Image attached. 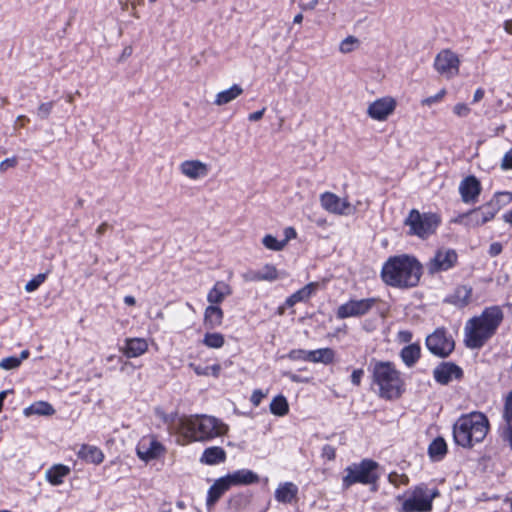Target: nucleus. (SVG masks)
<instances>
[{
	"instance_id": "32",
	"label": "nucleus",
	"mask_w": 512,
	"mask_h": 512,
	"mask_svg": "<svg viewBox=\"0 0 512 512\" xmlns=\"http://www.w3.org/2000/svg\"><path fill=\"white\" fill-rule=\"evenodd\" d=\"M224 317L223 310L216 305H209L204 311V325L209 329H214L222 324Z\"/></svg>"
},
{
	"instance_id": "39",
	"label": "nucleus",
	"mask_w": 512,
	"mask_h": 512,
	"mask_svg": "<svg viewBox=\"0 0 512 512\" xmlns=\"http://www.w3.org/2000/svg\"><path fill=\"white\" fill-rule=\"evenodd\" d=\"M203 343L209 348L218 349L224 345L225 339L221 333H206L203 338Z\"/></svg>"
},
{
	"instance_id": "6",
	"label": "nucleus",
	"mask_w": 512,
	"mask_h": 512,
	"mask_svg": "<svg viewBox=\"0 0 512 512\" xmlns=\"http://www.w3.org/2000/svg\"><path fill=\"white\" fill-rule=\"evenodd\" d=\"M379 464L372 459H363L353 463L345 469L346 475L342 478V488L348 489L354 484L376 485L379 480Z\"/></svg>"
},
{
	"instance_id": "59",
	"label": "nucleus",
	"mask_w": 512,
	"mask_h": 512,
	"mask_svg": "<svg viewBox=\"0 0 512 512\" xmlns=\"http://www.w3.org/2000/svg\"><path fill=\"white\" fill-rule=\"evenodd\" d=\"M318 5V0H311L308 3H301L300 7L302 10H314Z\"/></svg>"
},
{
	"instance_id": "60",
	"label": "nucleus",
	"mask_w": 512,
	"mask_h": 512,
	"mask_svg": "<svg viewBox=\"0 0 512 512\" xmlns=\"http://www.w3.org/2000/svg\"><path fill=\"white\" fill-rule=\"evenodd\" d=\"M190 366L194 369V371L197 375H207L208 374V368H202L199 366H195L194 364H190Z\"/></svg>"
},
{
	"instance_id": "64",
	"label": "nucleus",
	"mask_w": 512,
	"mask_h": 512,
	"mask_svg": "<svg viewBox=\"0 0 512 512\" xmlns=\"http://www.w3.org/2000/svg\"><path fill=\"white\" fill-rule=\"evenodd\" d=\"M503 219L505 222L512 224V210L505 213Z\"/></svg>"
},
{
	"instance_id": "20",
	"label": "nucleus",
	"mask_w": 512,
	"mask_h": 512,
	"mask_svg": "<svg viewBox=\"0 0 512 512\" xmlns=\"http://www.w3.org/2000/svg\"><path fill=\"white\" fill-rule=\"evenodd\" d=\"M230 485L227 477L224 475L215 480L207 491L206 506L208 509L213 508L221 497L230 490Z\"/></svg>"
},
{
	"instance_id": "21",
	"label": "nucleus",
	"mask_w": 512,
	"mask_h": 512,
	"mask_svg": "<svg viewBox=\"0 0 512 512\" xmlns=\"http://www.w3.org/2000/svg\"><path fill=\"white\" fill-rule=\"evenodd\" d=\"M459 192L465 203H474L481 192L480 182L475 176H468L461 182Z\"/></svg>"
},
{
	"instance_id": "30",
	"label": "nucleus",
	"mask_w": 512,
	"mask_h": 512,
	"mask_svg": "<svg viewBox=\"0 0 512 512\" xmlns=\"http://www.w3.org/2000/svg\"><path fill=\"white\" fill-rule=\"evenodd\" d=\"M247 281H273L278 278L275 266L267 264L258 271H251L243 275Z\"/></svg>"
},
{
	"instance_id": "43",
	"label": "nucleus",
	"mask_w": 512,
	"mask_h": 512,
	"mask_svg": "<svg viewBox=\"0 0 512 512\" xmlns=\"http://www.w3.org/2000/svg\"><path fill=\"white\" fill-rule=\"evenodd\" d=\"M310 350H304V349H293L288 354L287 357L291 361H310Z\"/></svg>"
},
{
	"instance_id": "26",
	"label": "nucleus",
	"mask_w": 512,
	"mask_h": 512,
	"mask_svg": "<svg viewBox=\"0 0 512 512\" xmlns=\"http://www.w3.org/2000/svg\"><path fill=\"white\" fill-rule=\"evenodd\" d=\"M226 459L227 454L222 447L211 446L203 451L200 457V462L205 465L213 466L224 463Z\"/></svg>"
},
{
	"instance_id": "58",
	"label": "nucleus",
	"mask_w": 512,
	"mask_h": 512,
	"mask_svg": "<svg viewBox=\"0 0 512 512\" xmlns=\"http://www.w3.org/2000/svg\"><path fill=\"white\" fill-rule=\"evenodd\" d=\"M265 110H266L265 108H262L259 111H255V112L249 114L248 119L250 121H254V122L259 121L260 119H262V117L265 113Z\"/></svg>"
},
{
	"instance_id": "10",
	"label": "nucleus",
	"mask_w": 512,
	"mask_h": 512,
	"mask_svg": "<svg viewBox=\"0 0 512 512\" xmlns=\"http://www.w3.org/2000/svg\"><path fill=\"white\" fill-rule=\"evenodd\" d=\"M137 456L144 462L159 459L166 453L165 446L157 439L155 435L143 436L136 446Z\"/></svg>"
},
{
	"instance_id": "22",
	"label": "nucleus",
	"mask_w": 512,
	"mask_h": 512,
	"mask_svg": "<svg viewBox=\"0 0 512 512\" xmlns=\"http://www.w3.org/2000/svg\"><path fill=\"white\" fill-rule=\"evenodd\" d=\"M225 476L232 487L257 484L260 481L259 475L250 469H238Z\"/></svg>"
},
{
	"instance_id": "50",
	"label": "nucleus",
	"mask_w": 512,
	"mask_h": 512,
	"mask_svg": "<svg viewBox=\"0 0 512 512\" xmlns=\"http://www.w3.org/2000/svg\"><path fill=\"white\" fill-rule=\"evenodd\" d=\"M500 168L504 171L512 170V148L504 154L500 163Z\"/></svg>"
},
{
	"instance_id": "62",
	"label": "nucleus",
	"mask_w": 512,
	"mask_h": 512,
	"mask_svg": "<svg viewBox=\"0 0 512 512\" xmlns=\"http://www.w3.org/2000/svg\"><path fill=\"white\" fill-rule=\"evenodd\" d=\"M401 339L405 342H409L411 340V333L408 331H402L399 333Z\"/></svg>"
},
{
	"instance_id": "35",
	"label": "nucleus",
	"mask_w": 512,
	"mask_h": 512,
	"mask_svg": "<svg viewBox=\"0 0 512 512\" xmlns=\"http://www.w3.org/2000/svg\"><path fill=\"white\" fill-rule=\"evenodd\" d=\"M26 416L38 415V416H50L56 413L53 406L45 401H38L30 405L24 410Z\"/></svg>"
},
{
	"instance_id": "14",
	"label": "nucleus",
	"mask_w": 512,
	"mask_h": 512,
	"mask_svg": "<svg viewBox=\"0 0 512 512\" xmlns=\"http://www.w3.org/2000/svg\"><path fill=\"white\" fill-rule=\"evenodd\" d=\"M377 302L375 298H367L361 300H350L342 304L337 309V317L345 319L349 317H358L365 315Z\"/></svg>"
},
{
	"instance_id": "12",
	"label": "nucleus",
	"mask_w": 512,
	"mask_h": 512,
	"mask_svg": "<svg viewBox=\"0 0 512 512\" xmlns=\"http://www.w3.org/2000/svg\"><path fill=\"white\" fill-rule=\"evenodd\" d=\"M460 60L451 50H442L435 58V69L446 78L450 79L459 73Z\"/></svg>"
},
{
	"instance_id": "3",
	"label": "nucleus",
	"mask_w": 512,
	"mask_h": 512,
	"mask_svg": "<svg viewBox=\"0 0 512 512\" xmlns=\"http://www.w3.org/2000/svg\"><path fill=\"white\" fill-rule=\"evenodd\" d=\"M184 443L205 441L223 435L227 426L220 418H171Z\"/></svg>"
},
{
	"instance_id": "13",
	"label": "nucleus",
	"mask_w": 512,
	"mask_h": 512,
	"mask_svg": "<svg viewBox=\"0 0 512 512\" xmlns=\"http://www.w3.org/2000/svg\"><path fill=\"white\" fill-rule=\"evenodd\" d=\"M457 260L458 255L455 250L450 248H440L428 263L427 269L430 274L447 271L457 263Z\"/></svg>"
},
{
	"instance_id": "8",
	"label": "nucleus",
	"mask_w": 512,
	"mask_h": 512,
	"mask_svg": "<svg viewBox=\"0 0 512 512\" xmlns=\"http://www.w3.org/2000/svg\"><path fill=\"white\" fill-rule=\"evenodd\" d=\"M439 221L435 214H420L418 210L413 209L405 220V224L410 227L411 234L426 238L435 232Z\"/></svg>"
},
{
	"instance_id": "17",
	"label": "nucleus",
	"mask_w": 512,
	"mask_h": 512,
	"mask_svg": "<svg viewBox=\"0 0 512 512\" xmlns=\"http://www.w3.org/2000/svg\"><path fill=\"white\" fill-rule=\"evenodd\" d=\"M298 486L290 481L281 482L274 492V498L278 503L292 505L298 502Z\"/></svg>"
},
{
	"instance_id": "61",
	"label": "nucleus",
	"mask_w": 512,
	"mask_h": 512,
	"mask_svg": "<svg viewBox=\"0 0 512 512\" xmlns=\"http://www.w3.org/2000/svg\"><path fill=\"white\" fill-rule=\"evenodd\" d=\"M484 96V91L482 89H477L474 93L473 101L478 102L480 101Z\"/></svg>"
},
{
	"instance_id": "42",
	"label": "nucleus",
	"mask_w": 512,
	"mask_h": 512,
	"mask_svg": "<svg viewBox=\"0 0 512 512\" xmlns=\"http://www.w3.org/2000/svg\"><path fill=\"white\" fill-rule=\"evenodd\" d=\"M262 244L269 250L282 251L285 248V241L278 240L273 235L267 234L262 239Z\"/></svg>"
},
{
	"instance_id": "1",
	"label": "nucleus",
	"mask_w": 512,
	"mask_h": 512,
	"mask_svg": "<svg viewBox=\"0 0 512 512\" xmlns=\"http://www.w3.org/2000/svg\"><path fill=\"white\" fill-rule=\"evenodd\" d=\"M503 320V312L498 306L486 308L483 313L470 319L465 327V343L472 349L480 348L492 337Z\"/></svg>"
},
{
	"instance_id": "38",
	"label": "nucleus",
	"mask_w": 512,
	"mask_h": 512,
	"mask_svg": "<svg viewBox=\"0 0 512 512\" xmlns=\"http://www.w3.org/2000/svg\"><path fill=\"white\" fill-rule=\"evenodd\" d=\"M270 411L278 416L287 414L289 411L287 399L283 395L276 396L270 403Z\"/></svg>"
},
{
	"instance_id": "4",
	"label": "nucleus",
	"mask_w": 512,
	"mask_h": 512,
	"mask_svg": "<svg viewBox=\"0 0 512 512\" xmlns=\"http://www.w3.org/2000/svg\"><path fill=\"white\" fill-rule=\"evenodd\" d=\"M373 383L381 398L395 400L405 391V382L395 365L389 361H377L372 369Z\"/></svg>"
},
{
	"instance_id": "25",
	"label": "nucleus",
	"mask_w": 512,
	"mask_h": 512,
	"mask_svg": "<svg viewBox=\"0 0 512 512\" xmlns=\"http://www.w3.org/2000/svg\"><path fill=\"white\" fill-rule=\"evenodd\" d=\"M79 459L86 463L99 465L104 461V453L100 448L94 445L82 444L77 452Z\"/></svg>"
},
{
	"instance_id": "19",
	"label": "nucleus",
	"mask_w": 512,
	"mask_h": 512,
	"mask_svg": "<svg viewBox=\"0 0 512 512\" xmlns=\"http://www.w3.org/2000/svg\"><path fill=\"white\" fill-rule=\"evenodd\" d=\"M504 198L506 203H509L512 200V193L510 192H498L495 194L494 198L484 204L483 206L477 208L480 211L481 218L485 223L492 220L496 213L500 210L501 204L500 199Z\"/></svg>"
},
{
	"instance_id": "57",
	"label": "nucleus",
	"mask_w": 512,
	"mask_h": 512,
	"mask_svg": "<svg viewBox=\"0 0 512 512\" xmlns=\"http://www.w3.org/2000/svg\"><path fill=\"white\" fill-rule=\"evenodd\" d=\"M502 252V245L498 242L492 243L489 248L491 256H497Z\"/></svg>"
},
{
	"instance_id": "36",
	"label": "nucleus",
	"mask_w": 512,
	"mask_h": 512,
	"mask_svg": "<svg viewBox=\"0 0 512 512\" xmlns=\"http://www.w3.org/2000/svg\"><path fill=\"white\" fill-rule=\"evenodd\" d=\"M420 354V346L418 344H410L401 350L400 356L408 367H412L420 358Z\"/></svg>"
},
{
	"instance_id": "51",
	"label": "nucleus",
	"mask_w": 512,
	"mask_h": 512,
	"mask_svg": "<svg viewBox=\"0 0 512 512\" xmlns=\"http://www.w3.org/2000/svg\"><path fill=\"white\" fill-rule=\"evenodd\" d=\"M445 93H446L445 90H441L439 93H437L434 96L424 98L421 101L422 106H431L432 104L439 102L444 97Z\"/></svg>"
},
{
	"instance_id": "63",
	"label": "nucleus",
	"mask_w": 512,
	"mask_h": 512,
	"mask_svg": "<svg viewBox=\"0 0 512 512\" xmlns=\"http://www.w3.org/2000/svg\"><path fill=\"white\" fill-rule=\"evenodd\" d=\"M504 29L507 33L512 34V20H507L505 22Z\"/></svg>"
},
{
	"instance_id": "31",
	"label": "nucleus",
	"mask_w": 512,
	"mask_h": 512,
	"mask_svg": "<svg viewBox=\"0 0 512 512\" xmlns=\"http://www.w3.org/2000/svg\"><path fill=\"white\" fill-rule=\"evenodd\" d=\"M427 452L432 461L438 462L443 460L448 453V446L445 439L441 436L436 437L429 444Z\"/></svg>"
},
{
	"instance_id": "54",
	"label": "nucleus",
	"mask_w": 512,
	"mask_h": 512,
	"mask_svg": "<svg viewBox=\"0 0 512 512\" xmlns=\"http://www.w3.org/2000/svg\"><path fill=\"white\" fill-rule=\"evenodd\" d=\"M284 235H285V238L282 241H285V246H286L287 243L291 239L296 238L297 233H296V231H295V229L293 227H287V228L284 229Z\"/></svg>"
},
{
	"instance_id": "40",
	"label": "nucleus",
	"mask_w": 512,
	"mask_h": 512,
	"mask_svg": "<svg viewBox=\"0 0 512 512\" xmlns=\"http://www.w3.org/2000/svg\"><path fill=\"white\" fill-rule=\"evenodd\" d=\"M359 44V39L350 35L341 41L339 44V51L342 54L351 53L359 47Z\"/></svg>"
},
{
	"instance_id": "28",
	"label": "nucleus",
	"mask_w": 512,
	"mask_h": 512,
	"mask_svg": "<svg viewBox=\"0 0 512 512\" xmlns=\"http://www.w3.org/2000/svg\"><path fill=\"white\" fill-rule=\"evenodd\" d=\"M69 466L64 464H55L46 471V480L53 486H59L64 483V479L70 474Z\"/></svg>"
},
{
	"instance_id": "9",
	"label": "nucleus",
	"mask_w": 512,
	"mask_h": 512,
	"mask_svg": "<svg viewBox=\"0 0 512 512\" xmlns=\"http://www.w3.org/2000/svg\"><path fill=\"white\" fill-rule=\"evenodd\" d=\"M398 102L395 97L385 95L367 105L366 115L373 121L386 122L395 114Z\"/></svg>"
},
{
	"instance_id": "56",
	"label": "nucleus",
	"mask_w": 512,
	"mask_h": 512,
	"mask_svg": "<svg viewBox=\"0 0 512 512\" xmlns=\"http://www.w3.org/2000/svg\"><path fill=\"white\" fill-rule=\"evenodd\" d=\"M264 393L261 391V390H255L253 393H252V396H251V402L255 405V406H258L261 402V400L264 398Z\"/></svg>"
},
{
	"instance_id": "41",
	"label": "nucleus",
	"mask_w": 512,
	"mask_h": 512,
	"mask_svg": "<svg viewBox=\"0 0 512 512\" xmlns=\"http://www.w3.org/2000/svg\"><path fill=\"white\" fill-rule=\"evenodd\" d=\"M251 501V496L246 493L233 494L229 499V505L235 509L247 506Z\"/></svg>"
},
{
	"instance_id": "37",
	"label": "nucleus",
	"mask_w": 512,
	"mask_h": 512,
	"mask_svg": "<svg viewBox=\"0 0 512 512\" xmlns=\"http://www.w3.org/2000/svg\"><path fill=\"white\" fill-rule=\"evenodd\" d=\"M456 222L465 224L469 227H477L485 224L484 220L481 218L480 211L477 209H473L467 213L460 215Z\"/></svg>"
},
{
	"instance_id": "46",
	"label": "nucleus",
	"mask_w": 512,
	"mask_h": 512,
	"mask_svg": "<svg viewBox=\"0 0 512 512\" xmlns=\"http://www.w3.org/2000/svg\"><path fill=\"white\" fill-rule=\"evenodd\" d=\"M46 278L45 274H38L33 279L28 281L25 285V290L27 292H33L38 289V287L44 282Z\"/></svg>"
},
{
	"instance_id": "47",
	"label": "nucleus",
	"mask_w": 512,
	"mask_h": 512,
	"mask_svg": "<svg viewBox=\"0 0 512 512\" xmlns=\"http://www.w3.org/2000/svg\"><path fill=\"white\" fill-rule=\"evenodd\" d=\"M53 109V102H46L39 105L37 114L41 119H47Z\"/></svg>"
},
{
	"instance_id": "15",
	"label": "nucleus",
	"mask_w": 512,
	"mask_h": 512,
	"mask_svg": "<svg viewBox=\"0 0 512 512\" xmlns=\"http://www.w3.org/2000/svg\"><path fill=\"white\" fill-rule=\"evenodd\" d=\"M322 207L330 213L337 215H350L356 208L345 198H340L334 193L326 192L321 196Z\"/></svg>"
},
{
	"instance_id": "34",
	"label": "nucleus",
	"mask_w": 512,
	"mask_h": 512,
	"mask_svg": "<svg viewBox=\"0 0 512 512\" xmlns=\"http://www.w3.org/2000/svg\"><path fill=\"white\" fill-rule=\"evenodd\" d=\"M311 363H322L325 365L331 364L335 358V352L331 348H321L317 350H310Z\"/></svg>"
},
{
	"instance_id": "18",
	"label": "nucleus",
	"mask_w": 512,
	"mask_h": 512,
	"mask_svg": "<svg viewBox=\"0 0 512 512\" xmlns=\"http://www.w3.org/2000/svg\"><path fill=\"white\" fill-rule=\"evenodd\" d=\"M433 375L438 383L446 385L452 379H460L463 375V372L462 369L456 364L444 362L434 369Z\"/></svg>"
},
{
	"instance_id": "16",
	"label": "nucleus",
	"mask_w": 512,
	"mask_h": 512,
	"mask_svg": "<svg viewBox=\"0 0 512 512\" xmlns=\"http://www.w3.org/2000/svg\"><path fill=\"white\" fill-rule=\"evenodd\" d=\"M181 175L191 181H198L208 176L210 167L207 163L198 160H185L179 164Z\"/></svg>"
},
{
	"instance_id": "23",
	"label": "nucleus",
	"mask_w": 512,
	"mask_h": 512,
	"mask_svg": "<svg viewBox=\"0 0 512 512\" xmlns=\"http://www.w3.org/2000/svg\"><path fill=\"white\" fill-rule=\"evenodd\" d=\"M233 289L225 281H217L207 293V301L210 305L219 306L227 297L232 295Z\"/></svg>"
},
{
	"instance_id": "53",
	"label": "nucleus",
	"mask_w": 512,
	"mask_h": 512,
	"mask_svg": "<svg viewBox=\"0 0 512 512\" xmlns=\"http://www.w3.org/2000/svg\"><path fill=\"white\" fill-rule=\"evenodd\" d=\"M363 375V369H355L351 374V382L356 386L360 385Z\"/></svg>"
},
{
	"instance_id": "29",
	"label": "nucleus",
	"mask_w": 512,
	"mask_h": 512,
	"mask_svg": "<svg viewBox=\"0 0 512 512\" xmlns=\"http://www.w3.org/2000/svg\"><path fill=\"white\" fill-rule=\"evenodd\" d=\"M244 90L243 88L238 85L234 84L230 88L220 91L215 95L213 104L216 106H224L232 101L236 100L238 97H240L243 94Z\"/></svg>"
},
{
	"instance_id": "33",
	"label": "nucleus",
	"mask_w": 512,
	"mask_h": 512,
	"mask_svg": "<svg viewBox=\"0 0 512 512\" xmlns=\"http://www.w3.org/2000/svg\"><path fill=\"white\" fill-rule=\"evenodd\" d=\"M317 287L318 283L316 282L308 283L303 288H301L300 290L293 293L290 297H288L285 302V306L293 307L298 302L308 300L311 297V295L316 291Z\"/></svg>"
},
{
	"instance_id": "7",
	"label": "nucleus",
	"mask_w": 512,
	"mask_h": 512,
	"mask_svg": "<svg viewBox=\"0 0 512 512\" xmlns=\"http://www.w3.org/2000/svg\"><path fill=\"white\" fill-rule=\"evenodd\" d=\"M439 496V491L434 489L428 493L424 484L413 488L411 495L403 499L400 512H431L433 509V500Z\"/></svg>"
},
{
	"instance_id": "5",
	"label": "nucleus",
	"mask_w": 512,
	"mask_h": 512,
	"mask_svg": "<svg viewBox=\"0 0 512 512\" xmlns=\"http://www.w3.org/2000/svg\"><path fill=\"white\" fill-rule=\"evenodd\" d=\"M473 418H459L453 426V437L456 444L471 448L474 444L484 440L489 431L488 418H480L473 422Z\"/></svg>"
},
{
	"instance_id": "45",
	"label": "nucleus",
	"mask_w": 512,
	"mask_h": 512,
	"mask_svg": "<svg viewBox=\"0 0 512 512\" xmlns=\"http://www.w3.org/2000/svg\"><path fill=\"white\" fill-rule=\"evenodd\" d=\"M21 365V359H17L16 356H10L4 358L0 362V368L4 370H12L16 369Z\"/></svg>"
},
{
	"instance_id": "49",
	"label": "nucleus",
	"mask_w": 512,
	"mask_h": 512,
	"mask_svg": "<svg viewBox=\"0 0 512 512\" xmlns=\"http://www.w3.org/2000/svg\"><path fill=\"white\" fill-rule=\"evenodd\" d=\"M321 456L327 461H332L336 458V448L332 445L326 444L322 448Z\"/></svg>"
},
{
	"instance_id": "2",
	"label": "nucleus",
	"mask_w": 512,
	"mask_h": 512,
	"mask_svg": "<svg viewBox=\"0 0 512 512\" xmlns=\"http://www.w3.org/2000/svg\"><path fill=\"white\" fill-rule=\"evenodd\" d=\"M421 276V265L407 255L390 258L382 269L383 281L395 287H414Z\"/></svg>"
},
{
	"instance_id": "24",
	"label": "nucleus",
	"mask_w": 512,
	"mask_h": 512,
	"mask_svg": "<svg viewBox=\"0 0 512 512\" xmlns=\"http://www.w3.org/2000/svg\"><path fill=\"white\" fill-rule=\"evenodd\" d=\"M148 350V342L144 338H127L121 348L123 354L128 358H135L143 355Z\"/></svg>"
},
{
	"instance_id": "52",
	"label": "nucleus",
	"mask_w": 512,
	"mask_h": 512,
	"mask_svg": "<svg viewBox=\"0 0 512 512\" xmlns=\"http://www.w3.org/2000/svg\"><path fill=\"white\" fill-rule=\"evenodd\" d=\"M453 112L459 117H466L470 113V108L464 103H458L454 106Z\"/></svg>"
},
{
	"instance_id": "55",
	"label": "nucleus",
	"mask_w": 512,
	"mask_h": 512,
	"mask_svg": "<svg viewBox=\"0 0 512 512\" xmlns=\"http://www.w3.org/2000/svg\"><path fill=\"white\" fill-rule=\"evenodd\" d=\"M512 416V390L507 394L505 399V415Z\"/></svg>"
},
{
	"instance_id": "48",
	"label": "nucleus",
	"mask_w": 512,
	"mask_h": 512,
	"mask_svg": "<svg viewBox=\"0 0 512 512\" xmlns=\"http://www.w3.org/2000/svg\"><path fill=\"white\" fill-rule=\"evenodd\" d=\"M18 165V158L17 157H11L3 160L0 162V173H5L9 169H13Z\"/></svg>"
},
{
	"instance_id": "11",
	"label": "nucleus",
	"mask_w": 512,
	"mask_h": 512,
	"mask_svg": "<svg viewBox=\"0 0 512 512\" xmlns=\"http://www.w3.org/2000/svg\"><path fill=\"white\" fill-rule=\"evenodd\" d=\"M429 351L438 357H447L454 350V341L444 330L437 329L426 338Z\"/></svg>"
},
{
	"instance_id": "44",
	"label": "nucleus",
	"mask_w": 512,
	"mask_h": 512,
	"mask_svg": "<svg viewBox=\"0 0 512 512\" xmlns=\"http://www.w3.org/2000/svg\"><path fill=\"white\" fill-rule=\"evenodd\" d=\"M501 437L507 442L512 450V418H505V425L502 428Z\"/></svg>"
},
{
	"instance_id": "27",
	"label": "nucleus",
	"mask_w": 512,
	"mask_h": 512,
	"mask_svg": "<svg viewBox=\"0 0 512 512\" xmlns=\"http://www.w3.org/2000/svg\"><path fill=\"white\" fill-rule=\"evenodd\" d=\"M472 288L470 286H458L454 292L449 295L446 302L451 303L457 307H464L471 302Z\"/></svg>"
}]
</instances>
